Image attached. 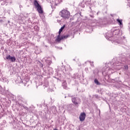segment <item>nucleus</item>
I'll use <instances>...</instances> for the list:
<instances>
[{"mask_svg":"<svg viewBox=\"0 0 130 130\" xmlns=\"http://www.w3.org/2000/svg\"><path fill=\"white\" fill-rule=\"evenodd\" d=\"M127 1H130V0H127Z\"/></svg>","mask_w":130,"mask_h":130,"instance_id":"16","label":"nucleus"},{"mask_svg":"<svg viewBox=\"0 0 130 130\" xmlns=\"http://www.w3.org/2000/svg\"><path fill=\"white\" fill-rule=\"evenodd\" d=\"M34 5L35 7L37 8L38 12L40 14H42L43 13V11L42 10V8H41V6L39 5V4H38V2H37V1H35L34 2Z\"/></svg>","mask_w":130,"mask_h":130,"instance_id":"3","label":"nucleus"},{"mask_svg":"<svg viewBox=\"0 0 130 130\" xmlns=\"http://www.w3.org/2000/svg\"><path fill=\"white\" fill-rule=\"evenodd\" d=\"M61 2V0H55V2L56 5H58V4H59Z\"/></svg>","mask_w":130,"mask_h":130,"instance_id":"11","label":"nucleus"},{"mask_svg":"<svg viewBox=\"0 0 130 130\" xmlns=\"http://www.w3.org/2000/svg\"><path fill=\"white\" fill-rule=\"evenodd\" d=\"M128 66H127V65L124 66V70H128Z\"/></svg>","mask_w":130,"mask_h":130,"instance_id":"14","label":"nucleus"},{"mask_svg":"<svg viewBox=\"0 0 130 130\" xmlns=\"http://www.w3.org/2000/svg\"><path fill=\"white\" fill-rule=\"evenodd\" d=\"M119 62H121V61H119Z\"/></svg>","mask_w":130,"mask_h":130,"instance_id":"15","label":"nucleus"},{"mask_svg":"<svg viewBox=\"0 0 130 130\" xmlns=\"http://www.w3.org/2000/svg\"><path fill=\"white\" fill-rule=\"evenodd\" d=\"M6 59L10 60L12 62H15V61H16V58L15 57H12L10 55L6 56Z\"/></svg>","mask_w":130,"mask_h":130,"instance_id":"5","label":"nucleus"},{"mask_svg":"<svg viewBox=\"0 0 130 130\" xmlns=\"http://www.w3.org/2000/svg\"><path fill=\"white\" fill-rule=\"evenodd\" d=\"M86 118V114L85 113H81L79 116V119L80 121H84Z\"/></svg>","mask_w":130,"mask_h":130,"instance_id":"6","label":"nucleus"},{"mask_svg":"<svg viewBox=\"0 0 130 130\" xmlns=\"http://www.w3.org/2000/svg\"><path fill=\"white\" fill-rule=\"evenodd\" d=\"M72 102L75 104V105H78L81 103V100L78 98H72Z\"/></svg>","mask_w":130,"mask_h":130,"instance_id":"4","label":"nucleus"},{"mask_svg":"<svg viewBox=\"0 0 130 130\" xmlns=\"http://www.w3.org/2000/svg\"><path fill=\"white\" fill-rule=\"evenodd\" d=\"M109 70V68H103V75H104V76H106V75H107V72Z\"/></svg>","mask_w":130,"mask_h":130,"instance_id":"8","label":"nucleus"},{"mask_svg":"<svg viewBox=\"0 0 130 130\" xmlns=\"http://www.w3.org/2000/svg\"><path fill=\"white\" fill-rule=\"evenodd\" d=\"M115 32H116V33L115 35H118V34H119V29H118V30L115 29Z\"/></svg>","mask_w":130,"mask_h":130,"instance_id":"13","label":"nucleus"},{"mask_svg":"<svg viewBox=\"0 0 130 130\" xmlns=\"http://www.w3.org/2000/svg\"><path fill=\"white\" fill-rule=\"evenodd\" d=\"M59 15L63 19H69L71 15L70 14V12L66 10H63L59 13Z\"/></svg>","mask_w":130,"mask_h":130,"instance_id":"1","label":"nucleus"},{"mask_svg":"<svg viewBox=\"0 0 130 130\" xmlns=\"http://www.w3.org/2000/svg\"><path fill=\"white\" fill-rule=\"evenodd\" d=\"M117 24H118L119 25H120V27L121 28H122V26H123V24L122 23V19H117Z\"/></svg>","mask_w":130,"mask_h":130,"instance_id":"7","label":"nucleus"},{"mask_svg":"<svg viewBox=\"0 0 130 130\" xmlns=\"http://www.w3.org/2000/svg\"><path fill=\"white\" fill-rule=\"evenodd\" d=\"M67 83L66 82H64L63 84H62V86L64 88V89H66L67 88Z\"/></svg>","mask_w":130,"mask_h":130,"instance_id":"12","label":"nucleus"},{"mask_svg":"<svg viewBox=\"0 0 130 130\" xmlns=\"http://www.w3.org/2000/svg\"><path fill=\"white\" fill-rule=\"evenodd\" d=\"M107 38L109 40H110V41H112V40H113V39H114V37L112 36H108L107 37Z\"/></svg>","mask_w":130,"mask_h":130,"instance_id":"9","label":"nucleus"},{"mask_svg":"<svg viewBox=\"0 0 130 130\" xmlns=\"http://www.w3.org/2000/svg\"><path fill=\"white\" fill-rule=\"evenodd\" d=\"M94 83L96 85H100V83H99V81H98V80H97V79L94 80Z\"/></svg>","mask_w":130,"mask_h":130,"instance_id":"10","label":"nucleus"},{"mask_svg":"<svg viewBox=\"0 0 130 130\" xmlns=\"http://www.w3.org/2000/svg\"><path fill=\"white\" fill-rule=\"evenodd\" d=\"M64 27H66L65 25H63L62 27H61V28L59 29V35L57 36L56 41H60L61 39H64L66 38H68L69 37V35H66V36H63L61 38L59 36L60 35V33L62 32V30L64 29Z\"/></svg>","mask_w":130,"mask_h":130,"instance_id":"2","label":"nucleus"}]
</instances>
